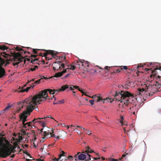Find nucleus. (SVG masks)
I'll use <instances>...</instances> for the list:
<instances>
[{"label":"nucleus","instance_id":"1","mask_svg":"<svg viewBox=\"0 0 161 161\" xmlns=\"http://www.w3.org/2000/svg\"><path fill=\"white\" fill-rule=\"evenodd\" d=\"M15 49L16 51H19V52L13 53V56L7 54L4 52L0 53V62L1 63L0 64V78L3 76L5 74V71L2 67L5 62H6V63L5 66H6L9 64L10 61H16L17 62L16 63H13V65L15 66L23 61L24 58L23 57H21V53H23V52L25 54L27 52L19 47H17Z\"/></svg>","mask_w":161,"mask_h":161},{"label":"nucleus","instance_id":"2","mask_svg":"<svg viewBox=\"0 0 161 161\" xmlns=\"http://www.w3.org/2000/svg\"><path fill=\"white\" fill-rule=\"evenodd\" d=\"M34 102L32 100L31 97H29L25 100V101L22 103H21V108H23V107L25 106L26 108V110L24 111L22 114H20V119L22 120L23 127L26 128L27 127H31V125L36 123L35 121H37V119H34L32 121L25 123V122L27 121V116L30 115V113L34 109L36 106V103H33Z\"/></svg>","mask_w":161,"mask_h":161},{"label":"nucleus","instance_id":"3","mask_svg":"<svg viewBox=\"0 0 161 161\" xmlns=\"http://www.w3.org/2000/svg\"><path fill=\"white\" fill-rule=\"evenodd\" d=\"M43 51H46V53H43V56L46 58V59L51 60L52 58H49L48 57H47V55L51 54L52 57L54 58H56L57 59H59V60L57 62H55L53 63V68L54 70H61L62 69H64L65 66V64L64 63L62 62H64V60L66 61V57L65 56H57V55L58 53L53 50H46L45 49L42 50Z\"/></svg>","mask_w":161,"mask_h":161},{"label":"nucleus","instance_id":"4","mask_svg":"<svg viewBox=\"0 0 161 161\" xmlns=\"http://www.w3.org/2000/svg\"><path fill=\"white\" fill-rule=\"evenodd\" d=\"M114 97L115 99L121 103H124V104L126 103H130L132 100L130 97H133L134 95L128 91H121L120 92H116L115 94Z\"/></svg>","mask_w":161,"mask_h":161},{"label":"nucleus","instance_id":"5","mask_svg":"<svg viewBox=\"0 0 161 161\" xmlns=\"http://www.w3.org/2000/svg\"><path fill=\"white\" fill-rule=\"evenodd\" d=\"M55 91L56 92L57 91L54 90V89H47L41 91L39 93L35 95L33 97L32 96L30 97H31L32 100L34 102V103H36V105H38L41 103V102L42 101L41 99L42 98H44L45 99H47L48 97L47 92L51 94H54L55 93L54 92Z\"/></svg>","mask_w":161,"mask_h":161},{"label":"nucleus","instance_id":"6","mask_svg":"<svg viewBox=\"0 0 161 161\" xmlns=\"http://www.w3.org/2000/svg\"><path fill=\"white\" fill-rule=\"evenodd\" d=\"M3 139L0 138V144L4 145V147L0 150V158H6L13 151L14 148L12 147H8L5 145L3 142Z\"/></svg>","mask_w":161,"mask_h":161},{"label":"nucleus","instance_id":"7","mask_svg":"<svg viewBox=\"0 0 161 161\" xmlns=\"http://www.w3.org/2000/svg\"><path fill=\"white\" fill-rule=\"evenodd\" d=\"M35 122L39 123L43 127V128L40 130L39 132V134L43 136L42 137V139L44 140L48 138L50 128L46 126V124L45 122L43 120L39 121L38 120L35 121Z\"/></svg>","mask_w":161,"mask_h":161},{"label":"nucleus","instance_id":"8","mask_svg":"<svg viewBox=\"0 0 161 161\" xmlns=\"http://www.w3.org/2000/svg\"><path fill=\"white\" fill-rule=\"evenodd\" d=\"M133 97H130V98L131 99V100H132V101L131 102H130V103L129 102V103H126L123 104V107H124V106H128L130 105V109H132L133 111H137L138 109L137 108V107H136V104L135 102H133V99H132V98H133Z\"/></svg>","mask_w":161,"mask_h":161},{"label":"nucleus","instance_id":"9","mask_svg":"<svg viewBox=\"0 0 161 161\" xmlns=\"http://www.w3.org/2000/svg\"><path fill=\"white\" fill-rule=\"evenodd\" d=\"M26 86L25 85L22 87L19 86L18 89V91L20 92H27L31 88H33L34 86V85H33L30 87H27L26 88H25L24 87Z\"/></svg>","mask_w":161,"mask_h":161},{"label":"nucleus","instance_id":"10","mask_svg":"<svg viewBox=\"0 0 161 161\" xmlns=\"http://www.w3.org/2000/svg\"><path fill=\"white\" fill-rule=\"evenodd\" d=\"M69 69V68H66L65 69H64V70L62 71L61 72H58V73H56L54 77H58L62 76L63 74L67 72V69Z\"/></svg>","mask_w":161,"mask_h":161},{"label":"nucleus","instance_id":"11","mask_svg":"<svg viewBox=\"0 0 161 161\" xmlns=\"http://www.w3.org/2000/svg\"><path fill=\"white\" fill-rule=\"evenodd\" d=\"M97 97V98L96 99H95V101L97 102H98L100 101H102L103 103H104V101H106V100H108V102H109V100L111 99L110 98H109L108 97H107L106 98H104V99H103L102 98L99 96H98Z\"/></svg>","mask_w":161,"mask_h":161},{"label":"nucleus","instance_id":"12","mask_svg":"<svg viewBox=\"0 0 161 161\" xmlns=\"http://www.w3.org/2000/svg\"><path fill=\"white\" fill-rule=\"evenodd\" d=\"M81 63V66L82 67H89L90 66L89 63L87 61H85L83 60L80 62Z\"/></svg>","mask_w":161,"mask_h":161},{"label":"nucleus","instance_id":"13","mask_svg":"<svg viewBox=\"0 0 161 161\" xmlns=\"http://www.w3.org/2000/svg\"><path fill=\"white\" fill-rule=\"evenodd\" d=\"M85 153H86V154H87L89 153H94V152L93 150H92L88 146H87L85 147Z\"/></svg>","mask_w":161,"mask_h":161},{"label":"nucleus","instance_id":"14","mask_svg":"<svg viewBox=\"0 0 161 161\" xmlns=\"http://www.w3.org/2000/svg\"><path fill=\"white\" fill-rule=\"evenodd\" d=\"M86 158V156L83 154H79L78 156V159L80 160H83Z\"/></svg>","mask_w":161,"mask_h":161},{"label":"nucleus","instance_id":"15","mask_svg":"<svg viewBox=\"0 0 161 161\" xmlns=\"http://www.w3.org/2000/svg\"><path fill=\"white\" fill-rule=\"evenodd\" d=\"M69 86L68 85H65L62 86L60 89H59L58 91L60 92L64 91L65 89L68 88Z\"/></svg>","mask_w":161,"mask_h":161},{"label":"nucleus","instance_id":"16","mask_svg":"<svg viewBox=\"0 0 161 161\" xmlns=\"http://www.w3.org/2000/svg\"><path fill=\"white\" fill-rule=\"evenodd\" d=\"M40 77H41V78L39 80H36V81L35 83L38 84L40 83V82L42 81L43 82V80L44 79H47V77H46L44 76H43V77H42V76L41 75H40Z\"/></svg>","mask_w":161,"mask_h":161},{"label":"nucleus","instance_id":"17","mask_svg":"<svg viewBox=\"0 0 161 161\" xmlns=\"http://www.w3.org/2000/svg\"><path fill=\"white\" fill-rule=\"evenodd\" d=\"M82 60H79V61H77L76 62H75L73 64L76 66H78L79 68H81L82 66L81 63H80V62Z\"/></svg>","mask_w":161,"mask_h":161},{"label":"nucleus","instance_id":"18","mask_svg":"<svg viewBox=\"0 0 161 161\" xmlns=\"http://www.w3.org/2000/svg\"><path fill=\"white\" fill-rule=\"evenodd\" d=\"M25 101V100L23 101L22 102H21L19 103L18 104V105H19L18 107L19 108V109H18V108L17 109L16 111V113H19L20 112V110H21V109L22 108H21V107H20L21 106L20 104L21 103H23Z\"/></svg>","mask_w":161,"mask_h":161},{"label":"nucleus","instance_id":"19","mask_svg":"<svg viewBox=\"0 0 161 161\" xmlns=\"http://www.w3.org/2000/svg\"><path fill=\"white\" fill-rule=\"evenodd\" d=\"M75 88H76V89L78 90V91H80L82 94V95H85V96H87V95L82 90L80 89L78 86H75Z\"/></svg>","mask_w":161,"mask_h":161},{"label":"nucleus","instance_id":"20","mask_svg":"<svg viewBox=\"0 0 161 161\" xmlns=\"http://www.w3.org/2000/svg\"><path fill=\"white\" fill-rule=\"evenodd\" d=\"M67 66V67H68L67 68H69V69H67V71H68L70 69H72V70H74L75 69V68L76 67L75 65H71L70 67V68L69 67V65H68Z\"/></svg>","mask_w":161,"mask_h":161},{"label":"nucleus","instance_id":"21","mask_svg":"<svg viewBox=\"0 0 161 161\" xmlns=\"http://www.w3.org/2000/svg\"><path fill=\"white\" fill-rule=\"evenodd\" d=\"M91 156L89 154H86V161H89L91 160Z\"/></svg>","mask_w":161,"mask_h":161},{"label":"nucleus","instance_id":"22","mask_svg":"<svg viewBox=\"0 0 161 161\" xmlns=\"http://www.w3.org/2000/svg\"><path fill=\"white\" fill-rule=\"evenodd\" d=\"M8 48V47L4 45L0 46V49L3 51L7 49Z\"/></svg>","mask_w":161,"mask_h":161},{"label":"nucleus","instance_id":"23","mask_svg":"<svg viewBox=\"0 0 161 161\" xmlns=\"http://www.w3.org/2000/svg\"><path fill=\"white\" fill-rule=\"evenodd\" d=\"M121 70H122L120 69V68L119 67V69H116L115 71H114L113 72H112V74H114V73H119L121 72Z\"/></svg>","mask_w":161,"mask_h":161},{"label":"nucleus","instance_id":"24","mask_svg":"<svg viewBox=\"0 0 161 161\" xmlns=\"http://www.w3.org/2000/svg\"><path fill=\"white\" fill-rule=\"evenodd\" d=\"M47 118H50L51 119H54L51 116H47V117H44V118H37V120L38 119H46Z\"/></svg>","mask_w":161,"mask_h":161},{"label":"nucleus","instance_id":"25","mask_svg":"<svg viewBox=\"0 0 161 161\" xmlns=\"http://www.w3.org/2000/svg\"><path fill=\"white\" fill-rule=\"evenodd\" d=\"M52 132H49V134H50L51 135V136H48V137H56V136H55V134H53V133H54V131H53V129L52 130Z\"/></svg>","mask_w":161,"mask_h":161},{"label":"nucleus","instance_id":"26","mask_svg":"<svg viewBox=\"0 0 161 161\" xmlns=\"http://www.w3.org/2000/svg\"><path fill=\"white\" fill-rule=\"evenodd\" d=\"M75 86H71L69 87V90L71 91H74L75 90V89H76L75 88Z\"/></svg>","mask_w":161,"mask_h":161},{"label":"nucleus","instance_id":"27","mask_svg":"<svg viewBox=\"0 0 161 161\" xmlns=\"http://www.w3.org/2000/svg\"><path fill=\"white\" fill-rule=\"evenodd\" d=\"M64 103V100L63 99L61 101H58L56 103L57 104H62Z\"/></svg>","mask_w":161,"mask_h":161},{"label":"nucleus","instance_id":"28","mask_svg":"<svg viewBox=\"0 0 161 161\" xmlns=\"http://www.w3.org/2000/svg\"><path fill=\"white\" fill-rule=\"evenodd\" d=\"M11 105L8 106L4 109L3 111H6L8 110L9 109L10 107H11Z\"/></svg>","mask_w":161,"mask_h":161},{"label":"nucleus","instance_id":"29","mask_svg":"<svg viewBox=\"0 0 161 161\" xmlns=\"http://www.w3.org/2000/svg\"><path fill=\"white\" fill-rule=\"evenodd\" d=\"M120 69H121L122 70H123V69L126 70L128 69L127 67L125 66H120Z\"/></svg>","mask_w":161,"mask_h":161},{"label":"nucleus","instance_id":"30","mask_svg":"<svg viewBox=\"0 0 161 161\" xmlns=\"http://www.w3.org/2000/svg\"><path fill=\"white\" fill-rule=\"evenodd\" d=\"M38 68V66H35L31 68L30 69V70L31 71H33L36 70V68Z\"/></svg>","mask_w":161,"mask_h":161},{"label":"nucleus","instance_id":"31","mask_svg":"<svg viewBox=\"0 0 161 161\" xmlns=\"http://www.w3.org/2000/svg\"><path fill=\"white\" fill-rule=\"evenodd\" d=\"M161 67H158V66H156V67L154 69V70H153L152 71V73H153L155 71V70L157 69H159L160 70H161Z\"/></svg>","mask_w":161,"mask_h":161},{"label":"nucleus","instance_id":"32","mask_svg":"<svg viewBox=\"0 0 161 161\" xmlns=\"http://www.w3.org/2000/svg\"><path fill=\"white\" fill-rule=\"evenodd\" d=\"M37 50H40L39 49H33V52L35 54H37Z\"/></svg>","mask_w":161,"mask_h":161},{"label":"nucleus","instance_id":"33","mask_svg":"<svg viewBox=\"0 0 161 161\" xmlns=\"http://www.w3.org/2000/svg\"><path fill=\"white\" fill-rule=\"evenodd\" d=\"M139 92H143L145 91V89L144 88L142 89H138Z\"/></svg>","mask_w":161,"mask_h":161},{"label":"nucleus","instance_id":"34","mask_svg":"<svg viewBox=\"0 0 161 161\" xmlns=\"http://www.w3.org/2000/svg\"><path fill=\"white\" fill-rule=\"evenodd\" d=\"M80 153V152H78L77 154H76L75 156V160H77L78 159L77 157L78 158V155Z\"/></svg>","mask_w":161,"mask_h":161},{"label":"nucleus","instance_id":"35","mask_svg":"<svg viewBox=\"0 0 161 161\" xmlns=\"http://www.w3.org/2000/svg\"><path fill=\"white\" fill-rule=\"evenodd\" d=\"M120 118H121V120H120V123L121 124H123V119H124V117L123 116H120Z\"/></svg>","mask_w":161,"mask_h":161},{"label":"nucleus","instance_id":"36","mask_svg":"<svg viewBox=\"0 0 161 161\" xmlns=\"http://www.w3.org/2000/svg\"><path fill=\"white\" fill-rule=\"evenodd\" d=\"M62 154H60L59 155V157L58 158H60L61 156H64V154L65 153L63 151H62Z\"/></svg>","mask_w":161,"mask_h":161},{"label":"nucleus","instance_id":"37","mask_svg":"<svg viewBox=\"0 0 161 161\" xmlns=\"http://www.w3.org/2000/svg\"><path fill=\"white\" fill-rule=\"evenodd\" d=\"M94 101L95 100L94 99L91 100L89 101V102L90 103V104L92 105L94 104Z\"/></svg>","mask_w":161,"mask_h":161},{"label":"nucleus","instance_id":"38","mask_svg":"<svg viewBox=\"0 0 161 161\" xmlns=\"http://www.w3.org/2000/svg\"><path fill=\"white\" fill-rule=\"evenodd\" d=\"M111 68H112V67H109L108 66H106L105 67V69L106 70H108L109 69H110Z\"/></svg>","mask_w":161,"mask_h":161},{"label":"nucleus","instance_id":"39","mask_svg":"<svg viewBox=\"0 0 161 161\" xmlns=\"http://www.w3.org/2000/svg\"><path fill=\"white\" fill-rule=\"evenodd\" d=\"M38 60V59L37 58H35L34 59H32L31 60V63H33L35 61H37Z\"/></svg>","mask_w":161,"mask_h":161},{"label":"nucleus","instance_id":"40","mask_svg":"<svg viewBox=\"0 0 161 161\" xmlns=\"http://www.w3.org/2000/svg\"><path fill=\"white\" fill-rule=\"evenodd\" d=\"M58 90H59V89H54V90H57V91L56 92V91H55H55L54 92H55V94H54L55 95H56V94H58V92H60L59 91H58Z\"/></svg>","mask_w":161,"mask_h":161},{"label":"nucleus","instance_id":"41","mask_svg":"<svg viewBox=\"0 0 161 161\" xmlns=\"http://www.w3.org/2000/svg\"><path fill=\"white\" fill-rule=\"evenodd\" d=\"M67 158H68V159H73V157L71 155L69 156L68 157H67Z\"/></svg>","mask_w":161,"mask_h":161},{"label":"nucleus","instance_id":"42","mask_svg":"<svg viewBox=\"0 0 161 161\" xmlns=\"http://www.w3.org/2000/svg\"><path fill=\"white\" fill-rule=\"evenodd\" d=\"M28 53L30 54L31 57H33L34 58H35L36 56V55H32V54H31L29 52H28Z\"/></svg>","mask_w":161,"mask_h":161},{"label":"nucleus","instance_id":"43","mask_svg":"<svg viewBox=\"0 0 161 161\" xmlns=\"http://www.w3.org/2000/svg\"><path fill=\"white\" fill-rule=\"evenodd\" d=\"M26 60H27V61H30V59L29 58H26L24 59V63H25V62L26 61Z\"/></svg>","mask_w":161,"mask_h":161},{"label":"nucleus","instance_id":"44","mask_svg":"<svg viewBox=\"0 0 161 161\" xmlns=\"http://www.w3.org/2000/svg\"><path fill=\"white\" fill-rule=\"evenodd\" d=\"M74 126L73 125H69V126H68V125H67L66 126V127H67V129H68L69 127H70V128H72V127H73Z\"/></svg>","mask_w":161,"mask_h":161},{"label":"nucleus","instance_id":"45","mask_svg":"<svg viewBox=\"0 0 161 161\" xmlns=\"http://www.w3.org/2000/svg\"><path fill=\"white\" fill-rule=\"evenodd\" d=\"M100 158L99 157H98V158H93V160L92 161L94 160H96L98 159H100Z\"/></svg>","mask_w":161,"mask_h":161},{"label":"nucleus","instance_id":"46","mask_svg":"<svg viewBox=\"0 0 161 161\" xmlns=\"http://www.w3.org/2000/svg\"><path fill=\"white\" fill-rule=\"evenodd\" d=\"M59 159L60 158H55L53 159V161H58Z\"/></svg>","mask_w":161,"mask_h":161},{"label":"nucleus","instance_id":"47","mask_svg":"<svg viewBox=\"0 0 161 161\" xmlns=\"http://www.w3.org/2000/svg\"><path fill=\"white\" fill-rule=\"evenodd\" d=\"M70 74H69L67 75H65L64 76V78H66L67 77H68Z\"/></svg>","mask_w":161,"mask_h":161},{"label":"nucleus","instance_id":"48","mask_svg":"<svg viewBox=\"0 0 161 161\" xmlns=\"http://www.w3.org/2000/svg\"><path fill=\"white\" fill-rule=\"evenodd\" d=\"M155 64L153 62V63H151L150 64V66H152V67H153L154 66H153V65Z\"/></svg>","mask_w":161,"mask_h":161},{"label":"nucleus","instance_id":"49","mask_svg":"<svg viewBox=\"0 0 161 161\" xmlns=\"http://www.w3.org/2000/svg\"><path fill=\"white\" fill-rule=\"evenodd\" d=\"M37 161H44V160L43 159H42L41 158H39L36 160Z\"/></svg>","mask_w":161,"mask_h":161},{"label":"nucleus","instance_id":"50","mask_svg":"<svg viewBox=\"0 0 161 161\" xmlns=\"http://www.w3.org/2000/svg\"><path fill=\"white\" fill-rule=\"evenodd\" d=\"M87 133L88 134V135H90L91 134H92V133H91V131H88H88H87Z\"/></svg>","mask_w":161,"mask_h":161},{"label":"nucleus","instance_id":"51","mask_svg":"<svg viewBox=\"0 0 161 161\" xmlns=\"http://www.w3.org/2000/svg\"><path fill=\"white\" fill-rule=\"evenodd\" d=\"M143 66V65H141V64H139L137 66V68H139V67H142Z\"/></svg>","mask_w":161,"mask_h":161},{"label":"nucleus","instance_id":"52","mask_svg":"<svg viewBox=\"0 0 161 161\" xmlns=\"http://www.w3.org/2000/svg\"><path fill=\"white\" fill-rule=\"evenodd\" d=\"M26 154L28 156H29L30 158H32V157L31 156L30 154L28 152H26Z\"/></svg>","mask_w":161,"mask_h":161},{"label":"nucleus","instance_id":"53","mask_svg":"<svg viewBox=\"0 0 161 161\" xmlns=\"http://www.w3.org/2000/svg\"><path fill=\"white\" fill-rule=\"evenodd\" d=\"M121 125H122L123 126L124 125H127V124H126V123H123V124H121Z\"/></svg>","mask_w":161,"mask_h":161},{"label":"nucleus","instance_id":"54","mask_svg":"<svg viewBox=\"0 0 161 161\" xmlns=\"http://www.w3.org/2000/svg\"><path fill=\"white\" fill-rule=\"evenodd\" d=\"M76 92L74 91H73V96H75V93Z\"/></svg>","mask_w":161,"mask_h":161},{"label":"nucleus","instance_id":"55","mask_svg":"<svg viewBox=\"0 0 161 161\" xmlns=\"http://www.w3.org/2000/svg\"><path fill=\"white\" fill-rule=\"evenodd\" d=\"M5 111H3V110H2L1 111V112H0V114H3V113H4Z\"/></svg>","mask_w":161,"mask_h":161},{"label":"nucleus","instance_id":"56","mask_svg":"<svg viewBox=\"0 0 161 161\" xmlns=\"http://www.w3.org/2000/svg\"><path fill=\"white\" fill-rule=\"evenodd\" d=\"M77 127H78V128H81V129L82 128H83V127L80 126H77Z\"/></svg>","mask_w":161,"mask_h":161},{"label":"nucleus","instance_id":"57","mask_svg":"<svg viewBox=\"0 0 161 161\" xmlns=\"http://www.w3.org/2000/svg\"><path fill=\"white\" fill-rule=\"evenodd\" d=\"M112 161H117V160L116 159H113L112 160Z\"/></svg>","mask_w":161,"mask_h":161},{"label":"nucleus","instance_id":"58","mask_svg":"<svg viewBox=\"0 0 161 161\" xmlns=\"http://www.w3.org/2000/svg\"><path fill=\"white\" fill-rule=\"evenodd\" d=\"M59 137H60V136H57L56 137V138L57 139H59Z\"/></svg>","mask_w":161,"mask_h":161},{"label":"nucleus","instance_id":"59","mask_svg":"<svg viewBox=\"0 0 161 161\" xmlns=\"http://www.w3.org/2000/svg\"><path fill=\"white\" fill-rule=\"evenodd\" d=\"M39 55L40 56H42V53H40Z\"/></svg>","mask_w":161,"mask_h":161},{"label":"nucleus","instance_id":"60","mask_svg":"<svg viewBox=\"0 0 161 161\" xmlns=\"http://www.w3.org/2000/svg\"><path fill=\"white\" fill-rule=\"evenodd\" d=\"M101 158L103 160H104L105 159V158H104L103 157H101Z\"/></svg>","mask_w":161,"mask_h":161},{"label":"nucleus","instance_id":"61","mask_svg":"<svg viewBox=\"0 0 161 161\" xmlns=\"http://www.w3.org/2000/svg\"><path fill=\"white\" fill-rule=\"evenodd\" d=\"M82 129L84 131H85V130H86V129L84 128L83 127V128H82Z\"/></svg>","mask_w":161,"mask_h":161},{"label":"nucleus","instance_id":"62","mask_svg":"<svg viewBox=\"0 0 161 161\" xmlns=\"http://www.w3.org/2000/svg\"><path fill=\"white\" fill-rule=\"evenodd\" d=\"M126 156V155L125 154H123L122 156V157H124Z\"/></svg>","mask_w":161,"mask_h":161},{"label":"nucleus","instance_id":"63","mask_svg":"<svg viewBox=\"0 0 161 161\" xmlns=\"http://www.w3.org/2000/svg\"><path fill=\"white\" fill-rule=\"evenodd\" d=\"M123 129H124V132H126V130H125V127H123Z\"/></svg>","mask_w":161,"mask_h":161},{"label":"nucleus","instance_id":"64","mask_svg":"<svg viewBox=\"0 0 161 161\" xmlns=\"http://www.w3.org/2000/svg\"><path fill=\"white\" fill-rule=\"evenodd\" d=\"M14 154H13L12 156H11V158H14Z\"/></svg>","mask_w":161,"mask_h":161}]
</instances>
